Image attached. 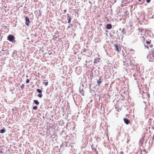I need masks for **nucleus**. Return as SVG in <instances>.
<instances>
[{"label": "nucleus", "instance_id": "2f4dec72", "mask_svg": "<svg viewBox=\"0 0 154 154\" xmlns=\"http://www.w3.org/2000/svg\"><path fill=\"white\" fill-rule=\"evenodd\" d=\"M144 46L145 47V48H146L148 49V46L146 45H144Z\"/></svg>", "mask_w": 154, "mask_h": 154}, {"label": "nucleus", "instance_id": "7ed1b4c3", "mask_svg": "<svg viewBox=\"0 0 154 154\" xmlns=\"http://www.w3.org/2000/svg\"><path fill=\"white\" fill-rule=\"evenodd\" d=\"M154 54L152 52L150 54H148L147 56V58L149 60V61H152L154 60Z\"/></svg>", "mask_w": 154, "mask_h": 154}, {"label": "nucleus", "instance_id": "0eeeda50", "mask_svg": "<svg viewBox=\"0 0 154 154\" xmlns=\"http://www.w3.org/2000/svg\"><path fill=\"white\" fill-rule=\"evenodd\" d=\"M112 26L110 24H108L106 25V28L107 29H109L112 28Z\"/></svg>", "mask_w": 154, "mask_h": 154}, {"label": "nucleus", "instance_id": "aec40b11", "mask_svg": "<svg viewBox=\"0 0 154 154\" xmlns=\"http://www.w3.org/2000/svg\"><path fill=\"white\" fill-rule=\"evenodd\" d=\"M37 106H33L32 109L34 110H36L37 109Z\"/></svg>", "mask_w": 154, "mask_h": 154}, {"label": "nucleus", "instance_id": "423d86ee", "mask_svg": "<svg viewBox=\"0 0 154 154\" xmlns=\"http://www.w3.org/2000/svg\"><path fill=\"white\" fill-rule=\"evenodd\" d=\"M67 20H68V23H70L71 22L72 18L71 17L69 16V14H67Z\"/></svg>", "mask_w": 154, "mask_h": 154}, {"label": "nucleus", "instance_id": "2eb2a0df", "mask_svg": "<svg viewBox=\"0 0 154 154\" xmlns=\"http://www.w3.org/2000/svg\"><path fill=\"white\" fill-rule=\"evenodd\" d=\"M34 103L37 105H38L39 104V102L37 100H33Z\"/></svg>", "mask_w": 154, "mask_h": 154}, {"label": "nucleus", "instance_id": "6e6552de", "mask_svg": "<svg viewBox=\"0 0 154 154\" xmlns=\"http://www.w3.org/2000/svg\"><path fill=\"white\" fill-rule=\"evenodd\" d=\"M114 46L115 47V49L116 51L118 52H119L120 50H119V46L117 45H114Z\"/></svg>", "mask_w": 154, "mask_h": 154}, {"label": "nucleus", "instance_id": "1a4fd4ad", "mask_svg": "<svg viewBox=\"0 0 154 154\" xmlns=\"http://www.w3.org/2000/svg\"><path fill=\"white\" fill-rule=\"evenodd\" d=\"M119 30H121L122 33H121V35H123L124 34H125L126 32L125 29L124 28H123L122 29L121 28H120L119 29Z\"/></svg>", "mask_w": 154, "mask_h": 154}, {"label": "nucleus", "instance_id": "37998d69", "mask_svg": "<svg viewBox=\"0 0 154 154\" xmlns=\"http://www.w3.org/2000/svg\"><path fill=\"white\" fill-rule=\"evenodd\" d=\"M66 146V145H65V144H63V146Z\"/></svg>", "mask_w": 154, "mask_h": 154}, {"label": "nucleus", "instance_id": "cd10ccee", "mask_svg": "<svg viewBox=\"0 0 154 154\" xmlns=\"http://www.w3.org/2000/svg\"><path fill=\"white\" fill-rule=\"evenodd\" d=\"M24 84H22L21 86V88L22 89H23V88H24Z\"/></svg>", "mask_w": 154, "mask_h": 154}, {"label": "nucleus", "instance_id": "39448f33", "mask_svg": "<svg viewBox=\"0 0 154 154\" xmlns=\"http://www.w3.org/2000/svg\"><path fill=\"white\" fill-rule=\"evenodd\" d=\"M124 121L125 123L127 125H128L130 123V122L129 120L126 118H124Z\"/></svg>", "mask_w": 154, "mask_h": 154}, {"label": "nucleus", "instance_id": "c756f323", "mask_svg": "<svg viewBox=\"0 0 154 154\" xmlns=\"http://www.w3.org/2000/svg\"><path fill=\"white\" fill-rule=\"evenodd\" d=\"M139 2H140L139 3L140 4H142L143 3V2H141V0H139Z\"/></svg>", "mask_w": 154, "mask_h": 154}, {"label": "nucleus", "instance_id": "4468645a", "mask_svg": "<svg viewBox=\"0 0 154 154\" xmlns=\"http://www.w3.org/2000/svg\"><path fill=\"white\" fill-rule=\"evenodd\" d=\"M79 91L80 92V93H81V95L82 96H84V94L83 93V90L82 89L81 90L80 89V88H79Z\"/></svg>", "mask_w": 154, "mask_h": 154}, {"label": "nucleus", "instance_id": "c85d7f7f", "mask_svg": "<svg viewBox=\"0 0 154 154\" xmlns=\"http://www.w3.org/2000/svg\"><path fill=\"white\" fill-rule=\"evenodd\" d=\"M151 0H146V1L147 3H149L150 2Z\"/></svg>", "mask_w": 154, "mask_h": 154}, {"label": "nucleus", "instance_id": "a19ab883", "mask_svg": "<svg viewBox=\"0 0 154 154\" xmlns=\"http://www.w3.org/2000/svg\"><path fill=\"white\" fill-rule=\"evenodd\" d=\"M12 89H11L10 91H12Z\"/></svg>", "mask_w": 154, "mask_h": 154}, {"label": "nucleus", "instance_id": "f257e3e1", "mask_svg": "<svg viewBox=\"0 0 154 154\" xmlns=\"http://www.w3.org/2000/svg\"><path fill=\"white\" fill-rule=\"evenodd\" d=\"M123 65L124 66L123 68L124 69H126L128 66V64H130L131 63V60L130 59H128V60L126 61H123Z\"/></svg>", "mask_w": 154, "mask_h": 154}, {"label": "nucleus", "instance_id": "b1692460", "mask_svg": "<svg viewBox=\"0 0 154 154\" xmlns=\"http://www.w3.org/2000/svg\"><path fill=\"white\" fill-rule=\"evenodd\" d=\"M94 151H95L96 152V154H98V152L97 151L96 149H95V148L94 149Z\"/></svg>", "mask_w": 154, "mask_h": 154}, {"label": "nucleus", "instance_id": "ddd939ff", "mask_svg": "<svg viewBox=\"0 0 154 154\" xmlns=\"http://www.w3.org/2000/svg\"><path fill=\"white\" fill-rule=\"evenodd\" d=\"M5 131V128H3L1 129L0 131V133L2 134L4 133Z\"/></svg>", "mask_w": 154, "mask_h": 154}, {"label": "nucleus", "instance_id": "c03bdc74", "mask_svg": "<svg viewBox=\"0 0 154 154\" xmlns=\"http://www.w3.org/2000/svg\"><path fill=\"white\" fill-rule=\"evenodd\" d=\"M133 76H134V74H133Z\"/></svg>", "mask_w": 154, "mask_h": 154}, {"label": "nucleus", "instance_id": "f8f14e48", "mask_svg": "<svg viewBox=\"0 0 154 154\" xmlns=\"http://www.w3.org/2000/svg\"><path fill=\"white\" fill-rule=\"evenodd\" d=\"M101 77H100V79L97 81L98 85H99L100 84V83L102 82V81H100V80L101 79Z\"/></svg>", "mask_w": 154, "mask_h": 154}, {"label": "nucleus", "instance_id": "72a5a7b5", "mask_svg": "<svg viewBox=\"0 0 154 154\" xmlns=\"http://www.w3.org/2000/svg\"><path fill=\"white\" fill-rule=\"evenodd\" d=\"M121 154H124V152L123 151H121L120 152Z\"/></svg>", "mask_w": 154, "mask_h": 154}, {"label": "nucleus", "instance_id": "a211bd4d", "mask_svg": "<svg viewBox=\"0 0 154 154\" xmlns=\"http://www.w3.org/2000/svg\"><path fill=\"white\" fill-rule=\"evenodd\" d=\"M121 96L122 97V100L123 101H124L125 100V97L124 96V94L122 93L121 94Z\"/></svg>", "mask_w": 154, "mask_h": 154}, {"label": "nucleus", "instance_id": "473e14b6", "mask_svg": "<svg viewBox=\"0 0 154 154\" xmlns=\"http://www.w3.org/2000/svg\"><path fill=\"white\" fill-rule=\"evenodd\" d=\"M154 139V136H153L152 137V140H153Z\"/></svg>", "mask_w": 154, "mask_h": 154}, {"label": "nucleus", "instance_id": "9d476101", "mask_svg": "<svg viewBox=\"0 0 154 154\" xmlns=\"http://www.w3.org/2000/svg\"><path fill=\"white\" fill-rule=\"evenodd\" d=\"M135 70L134 68H131L130 69V73L131 75L132 74H133L135 73Z\"/></svg>", "mask_w": 154, "mask_h": 154}, {"label": "nucleus", "instance_id": "393cba45", "mask_svg": "<svg viewBox=\"0 0 154 154\" xmlns=\"http://www.w3.org/2000/svg\"><path fill=\"white\" fill-rule=\"evenodd\" d=\"M29 82V80L28 79H27L26 81V83L27 84V83H28Z\"/></svg>", "mask_w": 154, "mask_h": 154}, {"label": "nucleus", "instance_id": "9b49d317", "mask_svg": "<svg viewBox=\"0 0 154 154\" xmlns=\"http://www.w3.org/2000/svg\"><path fill=\"white\" fill-rule=\"evenodd\" d=\"M100 58H97L95 59L94 62V63H98L100 62Z\"/></svg>", "mask_w": 154, "mask_h": 154}, {"label": "nucleus", "instance_id": "6ab92c4d", "mask_svg": "<svg viewBox=\"0 0 154 154\" xmlns=\"http://www.w3.org/2000/svg\"><path fill=\"white\" fill-rule=\"evenodd\" d=\"M37 96L39 98H41L42 97V95L41 94H38Z\"/></svg>", "mask_w": 154, "mask_h": 154}, {"label": "nucleus", "instance_id": "f03ea898", "mask_svg": "<svg viewBox=\"0 0 154 154\" xmlns=\"http://www.w3.org/2000/svg\"><path fill=\"white\" fill-rule=\"evenodd\" d=\"M7 39L11 42H15V37L14 36L11 34L9 35L7 37Z\"/></svg>", "mask_w": 154, "mask_h": 154}, {"label": "nucleus", "instance_id": "ea45409f", "mask_svg": "<svg viewBox=\"0 0 154 154\" xmlns=\"http://www.w3.org/2000/svg\"><path fill=\"white\" fill-rule=\"evenodd\" d=\"M143 140H144L143 139H142L141 140V141L142 142H143Z\"/></svg>", "mask_w": 154, "mask_h": 154}, {"label": "nucleus", "instance_id": "c9c22d12", "mask_svg": "<svg viewBox=\"0 0 154 154\" xmlns=\"http://www.w3.org/2000/svg\"><path fill=\"white\" fill-rule=\"evenodd\" d=\"M125 1H126V2H128L129 0H124Z\"/></svg>", "mask_w": 154, "mask_h": 154}, {"label": "nucleus", "instance_id": "dca6fc26", "mask_svg": "<svg viewBox=\"0 0 154 154\" xmlns=\"http://www.w3.org/2000/svg\"><path fill=\"white\" fill-rule=\"evenodd\" d=\"M63 144L66 145V147L67 146V143L64 142V143L63 142L62 144L61 145L60 148H61L63 146Z\"/></svg>", "mask_w": 154, "mask_h": 154}, {"label": "nucleus", "instance_id": "58836bf2", "mask_svg": "<svg viewBox=\"0 0 154 154\" xmlns=\"http://www.w3.org/2000/svg\"><path fill=\"white\" fill-rule=\"evenodd\" d=\"M152 129H154V127L152 126Z\"/></svg>", "mask_w": 154, "mask_h": 154}, {"label": "nucleus", "instance_id": "bb28decb", "mask_svg": "<svg viewBox=\"0 0 154 154\" xmlns=\"http://www.w3.org/2000/svg\"><path fill=\"white\" fill-rule=\"evenodd\" d=\"M146 43L148 44H150V43H151L150 41H146Z\"/></svg>", "mask_w": 154, "mask_h": 154}, {"label": "nucleus", "instance_id": "f3484780", "mask_svg": "<svg viewBox=\"0 0 154 154\" xmlns=\"http://www.w3.org/2000/svg\"><path fill=\"white\" fill-rule=\"evenodd\" d=\"M36 91L39 94H41L42 93V91L39 89H36Z\"/></svg>", "mask_w": 154, "mask_h": 154}, {"label": "nucleus", "instance_id": "4be33fe9", "mask_svg": "<svg viewBox=\"0 0 154 154\" xmlns=\"http://www.w3.org/2000/svg\"><path fill=\"white\" fill-rule=\"evenodd\" d=\"M46 82H45L44 84L45 85H47L48 84V82L46 80Z\"/></svg>", "mask_w": 154, "mask_h": 154}, {"label": "nucleus", "instance_id": "20e7f679", "mask_svg": "<svg viewBox=\"0 0 154 154\" xmlns=\"http://www.w3.org/2000/svg\"><path fill=\"white\" fill-rule=\"evenodd\" d=\"M25 21H26V24L27 26H29V23H30V21L29 20V19L28 17H25Z\"/></svg>", "mask_w": 154, "mask_h": 154}, {"label": "nucleus", "instance_id": "5701e85b", "mask_svg": "<svg viewBox=\"0 0 154 154\" xmlns=\"http://www.w3.org/2000/svg\"><path fill=\"white\" fill-rule=\"evenodd\" d=\"M88 50V49H85V48H84L83 49V52H85L87 51Z\"/></svg>", "mask_w": 154, "mask_h": 154}, {"label": "nucleus", "instance_id": "79ce46f5", "mask_svg": "<svg viewBox=\"0 0 154 154\" xmlns=\"http://www.w3.org/2000/svg\"><path fill=\"white\" fill-rule=\"evenodd\" d=\"M51 54H52V53H50V54H49V55H51Z\"/></svg>", "mask_w": 154, "mask_h": 154}, {"label": "nucleus", "instance_id": "a878e982", "mask_svg": "<svg viewBox=\"0 0 154 154\" xmlns=\"http://www.w3.org/2000/svg\"><path fill=\"white\" fill-rule=\"evenodd\" d=\"M38 14H39V16H41V11H38Z\"/></svg>", "mask_w": 154, "mask_h": 154}, {"label": "nucleus", "instance_id": "4c0bfd02", "mask_svg": "<svg viewBox=\"0 0 154 154\" xmlns=\"http://www.w3.org/2000/svg\"><path fill=\"white\" fill-rule=\"evenodd\" d=\"M2 51H5V50H4V48H3L2 50Z\"/></svg>", "mask_w": 154, "mask_h": 154}, {"label": "nucleus", "instance_id": "e433bc0d", "mask_svg": "<svg viewBox=\"0 0 154 154\" xmlns=\"http://www.w3.org/2000/svg\"><path fill=\"white\" fill-rule=\"evenodd\" d=\"M64 11V13L65 14L66 13V10H65Z\"/></svg>", "mask_w": 154, "mask_h": 154}, {"label": "nucleus", "instance_id": "f704fd0d", "mask_svg": "<svg viewBox=\"0 0 154 154\" xmlns=\"http://www.w3.org/2000/svg\"><path fill=\"white\" fill-rule=\"evenodd\" d=\"M150 47L151 48H152V46H153V45L152 44V45H150Z\"/></svg>", "mask_w": 154, "mask_h": 154}, {"label": "nucleus", "instance_id": "412c9836", "mask_svg": "<svg viewBox=\"0 0 154 154\" xmlns=\"http://www.w3.org/2000/svg\"><path fill=\"white\" fill-rule=\"evenodd\" d=\"M128 59H130L128 56H126L125 57V61H126L128 60Z\"/></svg>", "mask_w": 154, "mask_h": 154}, {"label": "nucleus", "instance_id": "a18cd8bd", "mask_svg": "<svg viewBox=\"0 0 154 154\" xmlns=\"http://www.w3.org/2000/svg\"><path fill=\"white\" fill-rule=\"evenodd\" d=\"M41 88L42 89V88Z\"/></svg>", "mask_w": 154, "mask_h": 154}, {"label": "nucleus", "instance_id": "7c9ffc66", "mask_svg": "<svg viewBox=\"0 0 154 154\" xmlns=\"http://www.w3.org/2000/svg\"><path fill=\"white\" fill-rule=\"evenodd\" d=\"M131 66H132V68H134H134H135V66H134L133 65H131Z\"/></svg>", "mask_w": 154, "mask_h": 154}]
</instances>
